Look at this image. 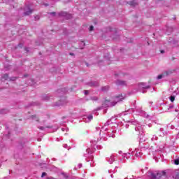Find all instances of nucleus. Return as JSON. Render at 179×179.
Listing matches in <instances>:
<instances>
[{
    "mask_svg": "<svg viewBox=\"0 0 179 179\" xmlns=\"http://www.w3.org/2000/svg\"><path fill=\"white\" fill-rule=\"evenodd\" d=\"M125 97V95L120 94L119 95L114 96V99H117L116 102L110 103V101L105 100L103 103L102 104V107H103L104 108H107V107H113L115 106V104H117V103H118L119 101H122V100H124Z\"/></svg>",
    "mask_w": 179,
    "mask_h": 179,
    "instance_id": "nucleus-1",
    "label": "nucleus"
},
{
    "mask_svg": "<svg viewBox=\"0 0 179 179\" xmlns=\"http://www.w3.org/2000/svg\"><path fill=\"white\" fill-rule=\"evenodd\" d=\"M167 177V173L166 171H157L156 173H151L150 179H160L162 177Z\"/></svg>",
    "mask_w": 179,
    "mask_h": 179,
    "instance_id": "nucleus-2",
    "label": "nucleus"
},
{
    "mask_svg": "<svg viewBox=\"0 0 179 179\" xmlns=\"http://www.w3.org/2000/svg\"><path fill=\"white\" fill-rule=\"evenodd\" d=\"M26 143H27V139L24 138H20L17 145L18 149H23V148H24V146L26 145Z\"/></svg>",
    "mask_w": 179,
    "mask_h": 179,
    "instance_id": "nucleus-3",
    "label": "nucleus"
},
{
    "mask_svg": "<svg viewBox=\"0 0 179 179\" xmlns=\"http://www.w3.org/2000/svg\"><path fill=\"white\" fill-rule=\"evenodd\" d=\"M33 13V10L30 8L29 6H26L24 8V15L29 16V15H31Z\"/></svg>",
    "mask_w": 179,
    "mask_h": 179,
    "instance_id": "nucleus-4",
    "label": "nucleus"
},
{
    "mask_svg": "<svg viewBox=\"0 0 179 179\" xmlns=\"http://www.w3.org/2000/svg\"><path fill=\"white\" fill-rule=\"evenodd\" d=\"M117 86H127V83L126 80L117 79L115 82Z\"/></svg>",
    "mask_w": 179,
    "mask_h": 179,
    "instance_id": "nucleus-5",
    "label": "nucleus"
},
{
    "mask_svg": "<svg viewBox=\"0 0 179 179\" xmlns=\"http://www.w3.org/2000/svg\"><path fill=\"white\" fill-rule=\"evenodd\" d=\"M87 85L90 86L91 87H99L100 84L97 81H92L90 83H87Z\"/></svg>",
    "mask_w": 179,
    "mask_h": 179,
    "instance_id": "nucleus-6",
    "label": "nucleus"
},
{
    "mask_svg": "<svg viewBox=\"0 0 179 179\" xmlns=\"http://www.w3.org/2000/svg\"><path fill=\"white\" fill-rule=\"evenodd\" d=\"M41 100H43V101H48L50 99H51V96H50L49 94H43L41 95Z\"/></svg>",
    "mask_w": 179,
    "mask_h": 179,
    "instance_id": "nucleus-7",
    "label": "nucleus"
},
{
    "mask_svg": "<svg viewBox=\"0 0 179 179\" xmlns=\"http://www.w3.org/2000/svg\"><path fill=\"white\" fill-rule=\"evenodd\" d=\"M59 16H63L64 17H66V19H71V15L64 11L59 13Z\"/></svg>",
    "mask_w": 179,
    "mask_h": 179,
    "instance_id": "nucleus-8",
    "label": "nucleus"
},
{
    "mask_svg": "<svg viewBox=\"0 0 179 179\" xmlns=\"http://www.w3.org/2000/svg\"><path fill=\"white\" fill-rule=\"evenodd\" d=\"M174 72H176L175 69L167 70L164 72V76H170V75L174 73Z\"/></svg>",
    "mask_w": 179,
    "mask_h": 179,
    "instance_id": "nucleus-9",
    "label": "nucleus"
},
{
    "mask_svg": "<svg viewBox=\"0 0 179 179\" xmlns=\"http://www.w3.org/2000/svg\"><path fill=\"white\" fill-rule=\"evenodd\" d=\"M128 5H130V6H132V8H135V6H138V2H136L135 0L128 1Z\"/></svg>",
    "mask_w": 179,
    "mask_h": 179,
    "instance_id": "nucleus-10",
    "label": "nucleus"
},
{
    "mask_svg": "<svg viewBox=\"0 0 179 179\" xmlns=\"http://www.w3.org/2000/svg\"><path fill=\"white\" fill-rule=\"evenodd\" d=\"M65 103V101H58L57 102H55L53 106H55V107H59V106H64V104Z\"/></svg>",
    "mask_w": 179,
    "mask_h": 179,
    "instance_id": "nucleus-11",
    "label": "nucleus"
},
{
    "mask_svg": "<svg viewBox=\"0 0 179 179\" xmlns=\"http://www.w3.org/2000/svg\"><path fill=\"white\" fill-rule=\"evenodd\" d=\"M65 103V101H58L57 102H55L53 106H55V107H59V106H64V104Z\"/></svg>",
    "mask_w": 179,
    "mask_h": 179,
    "instance_id": "nucleus-12",
    "label": "nucleus"
},
{
    "mask_svg": "<svg viewBox=\"0 0 179 179\" xmlns=\"http://www.w3.org/2000/svg\"><path fill=\"white\" fill-rule=\"evenodd\" d=\"M139 89H150V86H145L144 83H141L138 84Z\"/></svg>",
    "mask_w": 179,
    "mask_h": 179,
    "instance_id": "nucleus-13",
    "label": "nucleus"
},
{
    "mask_svg": "<svg viewBox=\"0 0 179 179\" xmlns=\"http://www.w3.org/2000/svg\"><path fill=\"white\" fill-rule=\"evenodd\" d=\"M103 59H105V61H110V59H111V57H110V53H105V55H103Z\"/></svg>",
    "mask_w": 179,
    "mask_h": 179,
    "instance_id": "nucleus-14",
    "label": "nucleus"
},
{
    "mask_svg": "<svg viewBox=\"0 0 179 179\" xmlns=\"http://www.w3.org/2000/svg\"><path fill=\"white\" fill-rule=\"evenodd\" d=\"M111 38H113V40H115V41L119 40L120 39V35H118L117 34V32L115 31V33L113 35L111 36Z\"/></svg>",
    "mask_w": 179,
    "mask_h": 179,
    "instance_id": "nucleus-15",
    "label": "nucleus"
},
{
    "mask_svg": "<svg viewBox=\"0 0 179 179\" xmlns=\"http://www.w3.org/2000/svg\"><path fill=\"white\" fill-rule=\"evenodd\" d=\"M101 92H108V90H110V86L106 85V86H103L101 88Z\"/></svg>",
    "mask_w": 179,
    "mask_h": 179,
    "instance_id": "nucleus-16",
    "label": "nucleus"
},
{
    "mask_svg": "<svg viewBox=\"0 0 179 179\" xmlns=\"http://www.w3.org/2000/svg\"><path fill=\"white\" fill-rule=\"evenodd\" d=\"M1 79L4 80H8L9 79V75L8 73H5L1 76Z\"/></svg>",
    "mask_w": 179,
    "mask_h": 179,
    "instance_id": "nucleus-17",
    "label": "nucleus"
},
{
    "mask_svg": "<svg viewBox=\"0 0 179 179\" xmlns=\"http://www.w3.org/2000/svg\"><path fill=\"white\" fill-rule=\"evenodd\" d=\"M113 31V27H108L106 28V33H111Z\"/></svg>",
    "mask_w": 179,
    "mask_h": 179,
    "instance_id": "nucleus-18",
    "label": "nucleus"
},
{
    "mask_svg": "<svg viewBox=\"0 0 179 179\" xmlns=\"http://www.w3.org/2000/svg\"><path fill=\"white\" fill-rule=\"evenodd\" d=\"M61 174H62V176H63L64 178H65V179L69 178V176H68L66 173L62 172Z\"/></svg>",
    "mask_w": 179,
    "mask_h": 179,
    "instance_id": "nucleus-19",
    "label": "nucleus"
},
{
    "mask_svg": "<svg viewBox=\"0 0 179 179\" xmlns=\"http://www.w3.org/2000/svg\"><path fill=\"white\" fill-rule=\"evenodd\" d=\"M17 79V77H10L9 78L8 80L10 82H15V80H16Z\"/></svg>",
    "mask_w": 179,
    "mask_h": 179,
    "instance_id": "nucleus-20",
    "label": "nucleus"
},
{
    "mask_svg": "<svg viewBox=\"0 0 179 179\" xmlns=\"http://www.w3.org/2000/svg\"><path fill=\"white\" fill-rule=\"evenodd\" d=\"M174 179H179V172L176 171L175 176H173Z\"/></svg>",
    "mask_w": 179,
    "mask_h": 179,
    "instance_id": "nucleus-21",
    "label": "nucleus"
},
{
    "mask_svg": "<svg viewBox=\"0 0 179 179\" xmlns=\"http://www.w3.org/2000/svg\"><path fill=\"white\" fill-rule=\"evenodd\" d=\"M91 100H92V101H97V100H99V97L97 96H92L90 98Z\"/></svg>",
    "mask_w": 179,
    "mask_h": 179,
    "instance_id": "nucleus-22",
    "label": "nucleus"
},
{
    "mask_svg": "<svg viewBox=\"0 0 179 179\" xmlns=\"http://www.w3.org/2000/svg\"><path fill=\"white\" fill-rule=\"evenodd\" d=\"M6 113H8V110H6V109L0 110V114H6Z\"/></svg>",
    "mask_w": 179,
    "mask_h": 179,
    "instance_id": "nucleus-23",
    "label": "nucleus"
},
{
    "mask_svg": "<svg viewBox=\"0 0 179 179\" xmlns=\"http://www.w3.org/2000/svg\"><path fill=\"white\" fill-rule=\"evenodd\" d=\"M164 73H163L162 74L159 75L157 79H162V78H164Z\"/></svg>",
    "mask_w": 179,
    "mask_h": 179,
    "instance_id": "nucleus-24",
    "label": "nucleus"
},
{
    "mask_svg": "<svg viewBox=\"0 0 179 179\" xmlns=\"http://www.w3.org/2000/svg\"><path fill=\"white\" fill-rule=\"evenodd\" d=\"M23 48V43H19L17 46L15 47V48Z\"/></svg>",
    "mask_w": 179,
    "mask_h": 179,
    "instance_id": "nucleus-25",
    "label": "nucleus"
},
{
    "mask_svg": "<svg viewBox=\"0 0 179 179\" xmlns=\"http://www.w3.org/2000/svg\"><path fill=\"white\" fill-rule=\"evenodd\" d=\"M174 164H176V166H178V164H179V159H177L174 160Z\"/></svg>",
    "mask_w": 179,
    "mask_h": 179,
    "instance_id": "nucleus-26",
    "label": "nucleus"
},
{
    "mask_svg": "<svg viewBox=\"0 0 179 179\" xmlns=\"http://www.w3.org/2000/svg\"><path fill=\"white\" fill-rule=\"evenodd\" d=\"M170 100H171V101L173 103V102L174 101V100H176V96H171L170 97Z\"/></svg>",
    "mask_w": 179,
    "mask_h": 179,
    "instance_id": "nucleus-27",
    "label": "nucleus"
},
{
    "mask_svg": "<svg viewBox=\"0 0 179 179\" xmlns=\"http://www.w3.org/2000/svg\"><path fill=\"white\" fill-rule=\"evenodd\" d=\"M48 15H51L52 16L55 17V15H57V13L55 12L48 13Z\"/></svg>",
    "mask_w": 179,
    "mask_h": 179,
    "instance_id": "nucleus-28",
    "label": "nucleus"
},
{
    "mask_svg": "<svg viewBox=\"0 0 179 179\" xmlns=\"http://www.w3.org/2000/svg\"><path fill=\"white\" fill-rule=\"evenodd\" d=\"M93 30H94V27H93V25L90 27V31H93Z\"/></svg>",
    "mask_w": 179,
    "mask_h": 179,
    "instance_id": "nucleus-29",
    "label": "nucleus"
},
{
    "mask_svg": "<svg viewBox=\"0 0 179 179\" xmlns=\"http://www.w3.org/2000/svg\"><path fill=\"white\" fill-rule=\"evenodd\" d=\"M88 120H93V115H90L88 117H87Z\"/></svg>",
    "mask_w": 179,
    "mask_h": 179,
    "instance_id": "nucleus-30",
    "label": "nucleus"
},
{
    "mask_svg": "<svg viewBox=\"0 0 179 179\" xmlns=\"http://www.w3.org/2000/svg\"><path fill=\"white\" fill-rule=\"evenodd\" d=\"M38 129H41V131H44V129H45V127H38Z\"/></svg>",
    "mask_w": 179,
    "mask_h": 179,
    "instance_id": "nucleus-31",
    "label": "nucleus"
},
{
    "mask_svg": "<svg viewBox=\"0 0 179 179\" xmlns=\"http://www.w3.org/2000/svg\"><path fill=\"white\" fill-rule=\"evenodd\" d=\"M86 45V44L85 43H83V46L81 45V46H80V50H83V48H84V47Z\"/></svg>",
    "mask_w": 179,
    "mask_h": 179,
    "instance_id": "nucleus-32",
    "label": "nucleus"
},
{
    "mask_svg": "<svg viewBox=\"0 0 179 179\" xmlns=\"http://www.w3.org/2000/svg\"><path fill=\"white\" fill-rule=\"evenodd\" d=\"M45 176H47V173L45 172L42 173V176H41L42 178L45 177Z\"/></svg>",
    "mask_w": 179,
    "mask_h": 179,
    "instance_id": "nucleus-33",
    "label": "nucleus"
},
{
    "mask_svg": "<svg viewBox=\"0 0 179 179\" xmlns=\"http://www.w3.org/2000/svg\"><path fill=\"white\" fill-rule=\"evenodd\" d=\"M31 104V106H37V105H38V103H37L36 102H32Z\"/></svg>",
    "mask_w": 179,
    "mask_h": 179,
    "instance_id": "nucleus-34",
    "label": "nucleus"
},
{
    "mask_svg": "<svg viewBox=\"0 0 179 179\" xmlns=\"http://www.w3.org/2000/svg\"><path fill=\"white\" fill-rule=\"evenodd\" d=\"M168 31H173V28L172 27H169L167 29Z\"/></svg>",
    "mask_w": 179,
    "mask_h": 179,
    "instance_id": "nucleus-35",
    "label": "nucleus"
},
{
    "mask_svg": "<svg viewBox=\"0 0 179 179\" xmlns=\"http://www.w3.org/2000/svg\"><path fill=\"white\" fill-rule=\"evenodd\" d=\"M36 115H34L32 116H31V118H32V120H34V118H36Z\"/></svg>",
    "mask_w": 179,
    "mask_h": 179,
    "instance_id": "nucleus-36",
    "label": "nucleus"
},
{
    "mask_svg": "<svg viewBox=\"0 0 179 179\" xmlns=\"http://www.w3.org/2000/svg\"><path fill=\"white\" fill-rule=\"evenodd\" d=\"M85 94H86V95L89 94V91L85 90Z\"/></svg>",
    "mask_w": 179,
    "mask_h": 179,
    "instance_id": "nucleus-37",
    "label": "nucleus"
},
{
    "mask_svg": "<svg viewBox=\"0 0 179 179\" xmlns=\"http://www.w3.org/2000/svg\"><path fill=\"white\" fill-rule=\"evenodd\" d=\"M69 55H71L72 57H75V55L73 52H70Z\"/></svg>",
    "mask_w": 179,
    "mask_h": 179,
    "instance_id": "nucleus-38",
    "label": "nucleus"
},
{
    "mask_svg": "<svg viewBox=\"0 0 179 179\" xmlns=\"http://www.w3.org/2000/svg\"><path fill=\"white\" fill-rule=\"evenodd\" d=\"M23 77H24V78H27V77H29V74H24V75L23 76Z\"/></svg>",
    "mask_w": 179,
    "mask_h": 179,
    "instance_id": "nucleus-39",
    "label": "nucleus"
},
{
    "mask_svg": "<svg viewBox=\"0 0 179 179\" xmlns=\"http://www.w3.org/2000/svg\"><path fill=\"white\" fill-rule=\"evenodd\" d=\"M24 50L27 51V52H29V48H24Z\"/></svg>",
    "mask_w": 179,
    "mask_h": 179,
    "instance_id": "nucleus-40",
    "label": "nucleus"
},
{
    "mask_svg": "<svg viewBox=\"0 0 179 179\" xmlns=\"http://www.w3.org/2000/svg\"><path fill=\"white\" fill-rule=\"evenodd\" d=\"M174 59H176V57H173L171 59V61H174Z\"/></svg>",
    "mask_w": 179,
    "mask_h": 179,
    "instance_id": "nucleus-41",
    "label": "nucleus"
},
{
    "mask_svg": "<svg viewBox=\"0 0 179 179\" xmlns=\"http://www.w3.org/2000/svg\"><path fill=\"white\" fill-rule=\"evenodd\" d=\"M115 76L118 77V76H120V74L119 73H115Z\"/></svg>",
    "mask_w": 179,
    "mask_h": 179,
    "instance_id": "nucleus-42",
    "label": "nucleus"
},
{
    "mask_svg": "<svg viewBox=\"0 0 179 179\" xmlns=\"http://www.w3.org/2000/svg\"><path fill=\"white\" fill-rule=\"evenodd\" d=\"M78 167H79V169H80V167H82V164H79Z\"/></svg>",
    "mask_w": 179,
    "mask_h": 179,
    "instance_id": "nucleus-43",
    "label": "nucleus"
},
{
    "mask_svg": "<svg viewBox=\"0 0 179 179\" xmlns=\"http://www.w3.org/2000/svg\"><path fill=\"white\" fill-rule=\"evenodd\" d=\"M99 110H101V107H99L96 109V111H99Z\"/></svg>",
    "mask_w": 179,
    "mask_h": 179,
    "instance_id": "nucleus-44",
    "label": "nucleus"
},
{
    "mask_svg": "<svg viewBox=\"0 0 179 179\" xmlns=\"http://www.w3.org/2000/svg\"><path fill=\"white\" fill-rule=\"evenodd\" d=\"M32 82V85H34V80L33 79L31 80Z\"/></svg>",
    "mask_w": 179,
    "mask_h": 179,
    "instance_id": "nucleus-45",
    "label": "nucleus"
},
{
    "mask_svg": "<svg viewBox=\"0 0 179 179\" xmlns=\"http://www.w3.org/2000/svg\"><path fill=\"white\" fill-rule=\"evenodd\" d=\"M161 54H164V50H161Z\"/></svg>",
    "mask_w": 179,
    "mask_h": 179,
    "instance_id": "nucleus-46",
    "label": "nucleus"
},
{
    "mask_svg": "<svg viewBox=\"0 0 179 179\" xmlns=\"http://www.w3.org/2000/svg\"><path fill=\"white\" fill-rule=\"evenodd\" d=\"M46 128H52V126H48Z\"/></svg>",
    "mask_w": 179,
    "mask_h": 179,
    "instance_id": "nucleus-47",
    "label": "nucleus"
},
{
    "mask_svg": "<svg viewBox=\"0 0 179 179\" xmlns=\"http://www.w3.org/2000/svg\"><path fill=\"white\" fill-rule=\"evenodd\" d=\"M68 147V145H64V148H67Z\"/></svg>",
    "mask_w": 179,
    "mask_h": 179,
    "instance_id": "nucleus-48",
    "label": "nucleus"
},
{
    "mask_svg": "<svg viewBox=\"0 0 179 179\" xmlns=\"http://www.w3.org/2000/svg\"><path fill=\"white\" fill-rule=\"evenodd\" d=\"M173 106H169V108H173Z\"/></svg>",
    "mask_w": 179,
    "mask_h": 179,
    "instance_id": "nucleus-49",
    "label": "nucleus"
},
{
    "mask_svg": "<svg viewBox=\"0 0 179 179\" xmlns=\"http://www.w3.org/2000/svg\"><path fill=\"white\" fill-rule=\"evenodd\" d=\"M100 62H103V61H99V62H98V64H100Z\"/></svg>",
    "mask_w": 179,
    "mask_h": 179,
    "instance_id": "nucleus-50",
    "label": "nucleus"
},
{
    "mask_svg": "<svg viewBox=\"0 0 179 179\" xmlns=\"http://www.w3.org/2000/svg\"><path fill=\"white\" fill-rule=\"evenodd\" d=\"M57 92L59 93V92H61V90H58Z\"/></svg>",
    "mask_w": 179,
    "mask_h": 179,
    "instance_id": "nucleus-51",
    "label": "nucleus"
},
{
    "mask_svg": "<svg viewBox=\"0 0 179 179\" xmlns=\"http://www.w3.org/2000/svg\"><path fill=\"white\" fill-rule=\"evenodd\" d=\"M87 66H89V64L86 63Z\"/></svg>",
    "mask_w": 179,
    "mask_h": 179,
    "instance_id": "nucleus-52",
    "label": "nucleus"
},
{
    "mask_svg": "<svg viewBox=\"0 0 179 179\" xmlns=\"http://www.w3.org/2000/svg\"><path fill=\"white\" fill-rule=\"evenodd\" d=\"M173 20H176V17H173Z\"/></svg>",
    "mask_w": 179,
    "mask_h": 179,
    "instance_id": "nucleus-53",
    "label": "nucleus"
},
{
    "mask_svg": "<svg viewBox=\"0 0 179 179\" xmlns=\"http://www.w3.org/2000/svg\"><path fill=\"white\" fill-rule=\"evenodd\" d=\"M39 55H41V52H39Z\"/></svg>",
    "mask_w": 179,
    "mask_h": 179,
    "instance_id": "nucleus-54",
    "label": "nucleus"
},
{
    "mask_svg": "<svg viewBox=\"0 0 179 179\" xmlns=\"http://www.w3.org/2000/svg\"><path fill=\"white\" fill-rule=\"evenodd\" d=\"M45 6H48V4H45Z\"/></svg>",
    "mask_w": 179,
    "mask_h": 179,
    "instance_id": "nucleus-55",
    "label": "nucleus"
},
{
    "mask_svg": "<svg viewBox=\"0 0 179 179\" xmlns=\"http://www.w3.org/2000/svg\"><path fill=\"white\" fill-rule=\"evenodd\" d=\"M6 136H9V134L6 135Z\"/></svg>",
    "mask_w": 179,
    "mask_h": 179,
    "instance_id": "nucleus-56",
    "label": "nucleus"
},
{
    "mask_svg": "<svg viewBox=\"0 0 179 179\" xmlns=\"http://www.w3.org/2000/svg\"><path fill=\"white\" fill-rule=\"evenodd\" d=\"M36 121L38 122V118H37Z\"/></svg>",
    "mask_w": 179,
    "mask_h": 179,
    "instance_id": "nucleus-57",
    "label": "nucleus"
},
{
    "mask_svg": "<svg viewBox=\"0 0 179 179\" xmlns=\"http://www.w3.org/2000/svg\"><path fill=\"white\" fill-rule=\"evenodd\" d=\"M143 93H145V91H143Z\"/></svg>",
    "mask_w": 179,
    "mask_h": 179,
    "instance_id": "nucleus-58",
    "label": "nucleus"
},
{
    "mask_svg": "<svg viewBox=\"0 0 179 179\" xmlns=\"http://www.w3.org/2000/svg\"><path fill=\"white\" fill-rule=\"evenodd\" d=\"M158 1H163V0H158Z\"/></svg>",
    "mask_w": 179,
    "mask_h": 179,
    "instance_id": "nucleus-59",
    "label": "nucleus"
}]
</instances>
